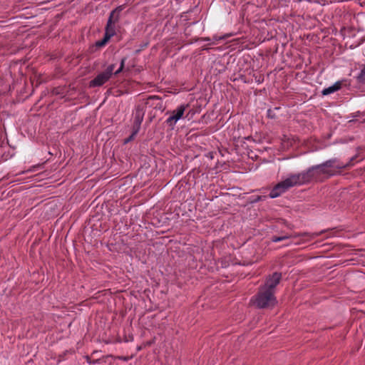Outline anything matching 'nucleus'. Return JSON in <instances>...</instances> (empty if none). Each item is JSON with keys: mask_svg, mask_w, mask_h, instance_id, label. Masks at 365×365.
I'll use <instances>...</instances> for the list:
<instances>
[{"mask_svg": "<svg viewBox=\"0 0 365 365\" xmlns=\"http://www.w3.org/2000/svg\"><path fill=\"white\" fill-rule=\"evenodd\" d=\"M321 175L316 165H313L301 173L290 174L285 180L278 182L270 191L269 196L275 198L291 187L309 184L321 180Z\"/></svg>", "mask_w": 365, "mask_h": 365, "instance_id": "obj_1", "label": "nucleus"}, {"mask_svg": "<svg viewBox=\"0 0 365 365\" xmlns=\"http://www.w3.org/2000/svg\"><path fill=\"white\" fill-rule=\"evenodd\" d=\"M124 6H117L109 15L107 24L105 28V34L103 38L96 42V47H103L110 40L111 37L115 35V24L119 21L120 12L123 10Z\"/></svg>", "mask_w": 365, "mask_h": 365, "instance_id": "obj_2", "label": "nucleus"}, {"mask_svg": "<svg viewBox=\"0 0 365 365\" xmlns=\"http://www.w3.org/2000/svg\"><path fill=\"white\" fill-rule=\"evenodd\" d=\"M158 101L157 104L155 106V108H159L160 109L163 108V103L161 102V98L158 96H149L143 103V104H139L135 108L134 120L133 127L134 128V133H138L141 123L143 120L145 115V106L149 105L150 106H154L153 103V101Z\"/></svg>", "mask_w": 365, "mask_h": 365, "instance_id": "obj_3", "label": "nucleus"}, {"mask_svg": "<svg viewBox=\"0 0 365 365\" xmlns=\"http://www.w3.org/2000/svg\"><path fill=\"white\" fill-rule=\"evenodd\" d=\"M126 61V58L124 57L120 61V68L114 72L115 75H117L120 73L125 66V63ZM115 64H110L109 65L107 68L98 74L93 80H91L89 82V87L94 88V87H99L103 86L104 83H106L112 76L113 74V70L115 68Z\"/></svg>", "mask_w": 365, "mask_h": 365, "instance_id": "obj_4", "label": "nucleus"}, {"mask_svg": "<svg viewBox=\"0 0 365 365\" xmlns=\"http://www.w3.org/2000/svg\"><path fill=\"white\" fill-rule=\"evenodd\" d=\"M353 160V158L350 160L348 163L344 164L339 161L337 158H332L325 162L316 165V169H317L319 172V174L322 175H325L328 177L333 176L336 174L334 169L342 170L344 169L351 165V162Z\"/></svg>", "mask_w": 365, "mask_h": 365, "instance_id": "obj_5", "label": "nucleus"}, {"mask_svg": "<svg viewBox=\"0 0 365 365\" xmlns=\"http://www.w3.org/2000/svg\"><path fill=\"white\" fill-rule=\"evenodd\" d=\"M277 299L274 293L259 287L255 295V304L259 309L273 307L277 304Z\"/></svg>", "mask_w": 365, "mask_h": 365, "instance_id": "obj_6", "label": "nucleus"}, {"mask_svg": "<svg viewBox=\"0 0 365 365\" xmlns=\"http://www.w3.org/2000/svg\"><path fill=\"white\" fill-rule=\"evenodd\" d=\"M282 279V274L277 272H274L272 275H269L264 285L261 286L262 288L267 289L272 293H275V288L279 284Z\"/></svg>", "mask_w": 365, "mask_h": 365, "instance_id": "obj_7", "label": "nucleus"}, {"mask_svg": "<svg viewBox=\"0 0 365 365\" xmlns=\"http://www.w3.org/2000/svg\"><path fill=\"white\" fill-rule=\"evenodd\" d=\"M188 105H180L177 109L172 111V115L165 120L166 124L170 127H173L178 120L183 115L184 112Z\"/></svg>", "mask_w": 365, "mask_h": 365, "instance_id": "obj_8", "label": "nucleus"}, {"mask_svg": "<svg viewBox=\"0 0 365 365\" xmlns=\"http://www.w3.org/2000/svg\"><path fill=\"white\" fill-rule=\"evenodd\" d=\"M341 88V81H337L334 85H332L331 86H329V87H328L327 88H324L322 91V94L323 96H327V95L332 93H334L335 91H339Z\"/></svg>", "mask_w": 365, "mask_h": 365, "instance_id": "obj_9", "label": "nucleus"}, {"mask_svg": "<svg viewBox=\"0 0 365 365\" xmlns=\"http://www.w3.org/2000/svg\"><path fill=\"white\" fill-rule=\"evenodd\" d=\"M321 232L309 233V232H302L297 235L298 237H309V239H313L320 235Z\"/></svg>", "mask_w": 365, "mask_h": 365, "instance_id": "obj_10", "label": "nucleus"}, {"mask_svg": "<svg viewBox=\"0 0 365 365\" xmlns=\"http://www.w3.org/2000/svg\"><path fill=\"white\" fill-rule=\"evenodd\" d=\"M289 237H290V236H289V235H284V236H281V237L272 236L271 238V240H272V242H277L282 241L284 240L289 239Z\"/></svg>", "mask_w": 365, "mask_h": 365, "instance_id": "obj_11", "label": "nucleus"}, {"mask_svg": "<svg viewBox=\"0 0 365 365\" xmlns=\"http://www.w3.org/2000/svg\"><path fill=\"white\" fill-rule=\"evenodd\" d=\"M137 134L138 133H134V128L133 127L131 135L128 138L125 139L124 143H128V142L132 140Z\"/></svg>", "mask_w": 365, "mask_h": 365, "instance_id": "obj_12", "label": "nucleus"}, {"mask_svg": "<svg viewBox=\"0 0 365 365\" xmlns=\"http://www.w3.org/2000/svg\"><path fill=\"white\" fill-rule=\"evenodd\" d=\"M267 116L271 118H274V115H272V110L271 109L267 110Z\"/></svg>", "mask_w": 365, "mask_h": 365, "instance_id": "obj_13", "label": "nucleus"}, {"mask_svg": "<svg viewBox=\"0 0 365 365\" xmlns=\"http://www.w3.org/2000/svg\"><path fill=\"white\" fill-rule=\"evenodd\" d=\"M262 199V196H258L255 200H254L252 202H256L259 201Z\"/></svg>", "mask_w": 365, "mask_h": 365, "instance_id": "obj_14", "label": "nucleus"}, {"mask_svg": "<svg viewBox=\"0 0 365 365\" xmlns=\"http://www.w3.org/2000/svg\"><path fill=\"white\" fill-rule=\"evenodd\" d=\"M120 359H123L124 361H126V360H127V358H126V357H120Z\"/></svg>", "mask_w": 365, "mask_h": 365, "instance_id": "obj_15", "label": "nucleus"}, {"mask_svg": "<svg viewBox=\"0 0 365 365\" xmlns=\"http://www.w3.org/2000/svg\"><path fill=\"white\" fill-rule=\"evenodd\" d=\"M261 81H261L259 78H257V83H261Z\"/></svg>", "mask_w": 365, "mask_h": 365, "instance_id": "obj_16", "label": "nucleus"}, {"mask_svg": "<svg viewBox=\"0 0 365 365\" xmlns=\"http://www.w3.org/2000/svg\"><path fill=\"white\" fill-rule=\"evenodd\" d=\"M261 81H261L259 78H257V83H261Z\"/></svg>", "mask_w": 365, "mask_h": 365, "instance_id": "obj_17", "label": "nucleus"}, {"mask_svg": "<svg viewBox=\"0 0 365 365\" xmlns=\"http://www.w3.org/2000/svg\"><path fill=\"white\" fill-rule=\"evenodd\" d=\"M209 40H210L209 38H205V41H209Z\"/></svg>", "mask_w": 365, "mask_h": 365, "instance_id": "obj_18", "label": "nucleus"}]
</instances>
